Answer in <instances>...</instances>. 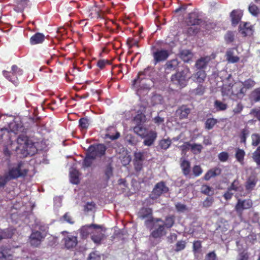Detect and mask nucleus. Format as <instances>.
<instances>
[{
  "mask_svg": "<svg viewBox=\"0 0 260 260\" xmlns=\"http://www.w3.org/2000/svg\"><path fill=\"white\" fill-rule=\"evenodd\" d=\"M11 137H12V136ZM15 143H13L11 140V138H9V141L5 146V153L9 154V150H14L13 148V145ZM15 145L17 146L15 147V150L16 151H20V152L24 157L28 155H32L37 151L34 143L24 135L19 136Z\"/></svg>",
  "mask_w": 260,
  "mask_h": 260,
  "instance_id": "obj_1",
  "label": "nucleus"
},
{
  "mask_svg": "<svg viewBox=\"0 0 260 260\" xmlns=\"http://www.w3.org/2000/svg\"><path fill=\"white\" fill-rule=\"evenodd\" d=\"M7 119L5 116L0 115V129L1 132L4 131V135L9 137L12 134L15 135L23 131V128L20 124L15 121L9 123Z\"/></svg>",
  "mask_w": 260,
  "mask_h": 260,
  "instance_id": "obj_2",
  "label": "nucleus"
},
{
  "mask_svg": "<svg viewBox=\"0 0 260 260\" xmlns=\"http://www.w3.org/2000/svg\"><path fill=\"white\" fill-rule=\"evenodd\" d=\"M223 95L229 96L233 100L242 99L246 93V89L242 88V84L239 82L235 83L231 88H223L222 91Z\"/></svg>",
  "mask_w": 260,
  "mask_h": 260,
  "instance_id": "obj_3",
  "label": "nucleus"
},
{
  "mask_svg": "<svg viewBox=\"0 0 260 260\" xmlns=\"http://www.w3.org/2000/svg\"><path fill=\"white\" fill-rule=\"evenodd\" d=\"M134 131L139 136L145 138L143 143L145 145L150 146L154 143L157 138V133L154 131H147L142 126H136L134 127Z\"/></svg>",
  "mask_w": 260,
  "mask_h": 260,
  "instance_id": "obj_4",
  "label": "nucleus"
},
{
  "mask_svg": "<svg viewBox=\"0 0 260 260\" xmlns=\"http://www.w3.org/2000/svg\"><path fill=\"white\" fill-rule=\"evenodd\" d=\"M27 164L20 162L10 167L6 173L8 178L11 179L25 176L28 172Z\"/></svg>",
  "mask_w": 260,
  "mask_h": 260,
  "instance_id": "obj_5",
  "label": "nucleus"
},
{
  "mask_svg": "<svg viewBox=\"0 0 260 260\" xmlns=\"http://www.w3.org/2000/svg\"><path fill=\"white\" fill-rule=\"evenodd\" d=\"M190 70L188 68L184 69L180 72H177L171 77L172 82L180 87H184L188 83L190 79Z\"/></svg>",
  "mask_w": 260,
  "mask_h": 260,
  "instance_id": "obj_6",
  "label": "nucleus"
},
{
  "mask_svg": "<svg viewBox=\"0 0 260 260\" xmlns=\"http://www.w3.org/2000/svg\"><path fill=\"white\" fill-rule=\"evenodd\" d=\"M154 228V230L151 233V236L155 238H159L166 235V232L164 226V221L160 218H155L152 223V228Z\"/></svg>",
  "mask_w": 260,
  "mask_h": 260,
  "instance_id": "obj_7",
  "label": "nucleus"
},
{
  "mask_svg": "<svg viewBox=\"0 0 260 260\" xmlns=\"http://www.w3.org/2000/svg\"><path fill=\"white\" fill-rule=\"evenodd\" d=\"M152 211L150 208H143L138 213L139 218L143 219L146 218L145 221V225L147 228L152 229V223L155 220L152 216Z\"/></svg>",
  "mask_w": 260,
  "mask_h": 260,
  "instance_id": "obj_8",
  "label": "nucleus"
},
{
  "mask_svg": "<svg viewBox=\"0 0 260 260\" xmlns=\"http://www.w3.org/2000/svg\"><path fill=\"white\" fill-rule=\"evenodd\" d=\"M4 76L14 84H17V76L22 74L23 71L16 65L12 66L11 72L3 71Z\"/></svg>",
  "mask_w": 260,
  "mask_h": 260,
  "instance_id": "obj_9",
  "label": "nucleus"
},
{
  "mask_svg": "<svg viewBox=\"0 0 260 260\" xmlns=\"http://www.w3.org/2000/svg\"><path fill=\"white\" fill-rule=\"evenodd\" d=\"M168 187L164 182L157 183L154 186L153 191L150 196V200H155L160 197L162 193L168 192Z\"/></svg>",
  "mask_w": 260,
  "mask_h": 260,
  "instance_id": "obj_10",
  "label": "nucleus"
},
{
  "mask_svg": "<svg viewBox=\"0 0 260 260\" xmlns=\"http://www.w3.org/2000/svg\"><path fill=\"white\" fill-rule=\"evenodd\" d=\"M252 206L253 202L250 199L244 200L238 199L235 209L238 214H241L244 210L249 209L251 208Z\"/></svg>",
  "mask_w": 260,
  "mask_h": 260,
  "instance_id": "obj_11",
  "label": "nucleus"
},
{
  "mask_svg": "<svg viewBox=\"0 0 260 260\" xmlns=\"http://www.w3.org/2000/svg\"><path fill=\"white\" fill-rule=\"evenodd\" d=\"M45 233L39 231L32 232L29 237V242L31 245L37 247L39 246L46 237Z\"/></svg>",
  "mask_w": 260,
  "mask_h": 260,
  "instance_id": "obj_12",
  "label": "nucleus"
},
{
  "mask_svg": "<svg viewBox=\"0 0 260 260\" xmlns=\"http://www.w3.org/2000/svg\"><path fill=\"white\" fill-rule=\"evenodd\" d=\"M105 151L106 147L103 144L91 145L88 149V152L92 157L95 158L96 157L101 156L104 154Z\"/></svg>",
  "mask_w": 260,
  "mask_h": 260,
  "instance_id": "obj_13",
  "label": "nucleus"
},
{
  "mask_svg": "<svg viewBox=\"0 0 260 260\" xmlns=\"http://www.w3.org/2000/svg\"><path fill=\"white\" fill-rule=\"evenodd\" d=\"M154 63L156 65L158 62L166 60L169 56V51L165 49H157L153 52Z\"/></svg>",
  "mask_w": 260,
  "mask_h": 260,
  "instance_id": "obj_14",
  "label": "nucleus"
},
{
  "mask_svg": "<svg viewBox=\"0 0 260 260\" xmlns=\"http://www.w3.org/2000/svg\"><path fill=\"white\" fill-rule=\"evenodd\" d=\"M64 246L68 249L74 248L78 243L77 236L68 234L63 239Z\"/></svg>",
  "mask_w": 260,
  "mask_h": 260,
  "instance_id": "obj_15",
  "label": "nucleus"
},
{
  "mask_svg": "<svg viewBox=\"0 0 260 260\" xmlns=\"http://www.w3.org/2000/svg\"><path fill=\"white\" fill-rule=\"evenodd\" d=\"M105 230L99 225L95 227L91 235L92 240L95 243H100L105 237Z\"/></svg>",
  "mask_w": 260,
  "mask_h": 260,
  "instance_id": "obj_16",
  "label": "nucleus"
},
{
  "mask_svg": "<svg viewBox=\"0 0 260 260\" xmlns=\"http://www.w3.org/2000/svg\"><path fill=\"white\" fill-rule=\"evenodd\" d=\"M240 32L244 36H251L253 34V29L249 23H241L239 26Z\"/></svg>",
  "mask_w": 260,
  "mask_h": 260,
  "instance_id": "obj_17",
  "label": "nucleus"
},
{
  "mask_svg": "<svg viewBox=\"0 0 260 260\" xmlns=\"http://www.w3.org/2000/svg\"><path fill=\"white\" fill-rule=\"evenodd\" d=\"M206 78V73L204 70H200L190 76V79L198 84L204 82Z\"/></svg>",
  "mask_w": 260,
  "mask_h": 260,
  "instance_id": "obj_18",
  "label": "nucleus"
},
{
  "mask_svg": "<svg viewBox=\"0 0 260 260\" xmlns=\"http://www.w3.org/2000/svg\"><path fill=\"white\" fill-rule=\"evenodd\" d=\"M182 147L187 149H190L192 152L196 154L200 153L203 149L202 145L195 143H186Z\"/></svg>",
  "mask_w": 260,
  "mask_h": 260,
  "instance_id": "obj_19",
  "label": "nucleus"
},
{
  "mask_svg": "<svg viewBox=\"0 0 260 260\" xmlns=\"http://www.w3.org/2000/svg\"><path fill=\"white\" fill-rule=\"evenodd\" d=\"M210 60L211 57L209 56L201 57L197 60L196 67L198 69H204L206 68Z\"/></svg>",
  "mask_w": 260,
  "mask_h": 260,
  "instance_id": "obj_20",
  "label": "nucleus"
},
{
  "mask_svg": "<svg viewBox=\"0 0 260 260\" xmlns=\"http://www.w3.org/2000/svg\"><path fill=\"white\" fill-rule=\"evenodd\" d=\"M98 226L96 224H91L90 225L83 226L80 229V233L84 238L86 237L89 234H93V232L95 227Z\"/></svg>",
  "mask_w": 260,
  "mask_h": 260,
  "instance_id": "obj_21",
  "label": "nucleus"
},
{
  "mask_svg": "<svg viewBox=\"0 0 260 260\" xmlns=\"http://www.w3.org/2000/svg\"><path fill=\"white\" fill-rule=\"evenodd\" d=\"M242 12L240 10H234L231 14L232 18V21L233 25H237L240 21L242 16Z\"/></svg>",
  "mask_w": 260,
  "mask_h": 260,
  "instance_id": "obj_22",
  "label": "nucleus"
},
{
  "mask_svg": "<svg viewBox=\"0 0 260 260\" xmlns=\"http://www.w3.org/2000/svg\"><path fill=\"white\" fill-rule=\"evenodd\" d=\"M70 175L72 183L77 184L79 182V172L75 168L72 167L70 169Z\"/></svg>",
  "mask_w": 260,
  "mask_h": 260,
  "instance_id": "obj_23",
  "label": "nucleus"
},
{
  "mask_svg": "<svg viewBox=\"0 0 260 260\" xmlns=\"http://www.w3.org/2000/svg\"><path fill=\"white\" fill-rule=\"evenodd\" d=\"M44 38L43 34L38 32L30 38V42L32 45L41 43L44 41Z\"/></svg>",
  "mask_w": 260,
  "mask_h": 260,
  "instance_id": "obj_24",
  "label": "nucleus"
},
{
  "mask_svg": "<svg viewBox=\"0 0 260 260\" xmlns=\"http://www.w3.org/2000/svg\"><path fill=\"white\" fill-rule=\"evenodd\" d=\"M190 109L185 106H182L176 111V114L180 118H186L190 113Z\"/></svg>",
  "mask_w": 260,
  "mask_h": 260,
  "instance_id": "obj_25",
  "label": "nucleus"
},
{
  "mask_svg": "<svg viewBox=\"0 0 260 260\" xmlns=\"http://www.w3.org/2000/svg\"><path fill=\"white\" fill-rule=\"evenodd\" d=\"M180 57L184 61L189 62L193 57V54L188 50H183L180 52Z\"/></svg>",
  "mask_w": 260,
  "mask_h": 260,
  "instance_id": "obj_26",
  "label": "nucleus"
},
{
  "mask_svg": "<svg viewBox=\"0 0 260 260\" xmlns=\"http://www.w3.org/2000/svg\"><path fill=\"white\" fill-rule=\"evenodd\" d=\"M178 64L179 62L177 59H172L166 63L165 69L168 71H174L177 68Z\"/></svg>",
  "mask_w": 260,
  "mask_h": 260,
  "instance_id": "obj_27",
  "label": "nucleus"
},
{
  "mask_svg": "<svg viewBox=\"0 0 260 260\" xmlns=\"http://www.w3.org/2000/svg\"><path fill=\"white\" fill-rule=\"evenodd\" d=\"M205 91V87L203 85L199 84L196 88L190 90V94L193 95H202Z\"/></svg>",
  "mask_w": 260,
  "mask_h": 260,
  "instance_id": "obj_28",
  "label": "nucleus"
},
{
  "mask_svg": "<svg viewBox=\"0 0 260 260\" xmlns=\"http://www.w3.org/2000/svg\"><path fill=\"white\" fill-rule=\"evenodd\" d=\"M1 260H13V256L10 250L5 249H0Z\"/></svg>",
  "mask_w": 260,
  "mask_h": 260,
  "instance_id": "obj_29",
  "label": "nucleus"
},
{
  "mask_svg": "<svg viewBox=\"0 0 260 260\" xmlns=\"http://www.w3.org/2000/svg\"><path fill=\"white\" fill-rule=\"evenodd\" d=\"M181 167L183 173L185 175H187L190 172V162L182 158L181 159Z\"/></svg>",
  "mask_w": 260,
  "mask_h": 260,
  "instance_id": "obj_30",
  "label": "nucleus"
},
{
  "mask_svg": "<svg viewBox=\"0 0 260 260\" xmlns=\"http://www.w3.org/2000/svg\"><path fill=\"white\" fill-rule=\"evenodd\" d=\"M257 179L254 176L250 177L247 180L246 184V189L248 190H252L255 186Z\"/></svg>",
  "mask_w": 260,
  "mask_h": 260,
  "instance_id": "obj_31",
  "label": "nucleus"
},
{
  "mask_svg": "<svg viewBox=\"0 0 260 260\" xmlns=\"http://www.w3.org/2000/svg\"><path fill=\"white\" fill-rule=\"evenodd\" d=\"M220 170L219 169H215L214 170H210L208 171L204 176V179L205 180H209L212 177H214L217 175H219Z\"/></svg>",
  "mask_w": 260,
  "mask_h": 260,
  "instance_id": "obj_32",
  "label": "nucleus"
},
{
  "mask_svg": "<svg viewBox=\"0 0 260 260\" xmlns=\"http://www.w3.org/2000/svg\"><path fill=\"white\" fill-rule=\"evenodd\" d=\"M226 60L231 63H235L239 60V58L237 56H235L233 51L229 50L226 53Z\"/></svg>",
  "mask_w": 260,
  "mask_h": 260,
  "instance_id": "obj_33",
  "label": "nucleus"
},
{
  "mask_svg": "<svg viewBox=\"0 0 260 260\" xmlns=\"http://www.w3.org/2000/svg\"><path fill=\"white\" fill-rule=\"evenodd\" d=\"M146 121V116L142 113L138 114L134 119V122L137 126H141V124Z\"/></svg>",
  "mask_w": 260,
  "mask_h": 260,
  "instance_id": "obj_34",
  "label": "nucleus"
},
{
  "mask_svg": "<svg viewBox=\"0 0 260 260\" xmlns=\"http://www.w3.org/2000/svg\"><path fill=\"white\" fill-rule=\"evenodd\" d=\"M242 84V88L246 89V91L247 89L252 88L255 84V82L254 80L251 79H248L245 80L244 82H240Z\"/></svg>",
  "mask_w": 260,
  "mask_h": 260,
  "instance_id": "obj_35",
  "label": "nucleus"
},
{
  "mask_svg": "<svg viewBox=\"0 0 260 260\" xmlns=\"http://www.w3.org/2000/svg\"><path fill=\"white\" fill-rule=\"evenodd\" d=\"M245 154V153L243 150L239 149V148L236 149V153H235L236 158L237 160L241 164H243Z\"/></svg>",
  "mask_w": 260,
  "mask_h": 260,
  "instance_id": "obj_36",
  "label": "nucleus"
},
{
  "mask_svg": "<svg viewBox=\"0 0 260 260\" xmlns=\"http://www.w3.org/2000/svg\"><path fill=\"white\" fill-rule=\"evenodd\" d=\"M13 234L12 231L9 229L0 230V240L3 239L10 238L12 237Z\"/></svg>",
  "mask_w": 260,
  "mask_h": 260,
  "instance_id": "obj_37",
  "label": "nucleus"
},
{
  "mask_svg": "<svg viewBox=\"0 0 260 260\" xmlns=\"http://www.w3.org/2000/svg\"><path fill=\"white\" fill-rule=\"evenodd\" d=\"M214 107L217 111H224L227 109L228 106L220 101L216 100L214 102Z\"/></svg>",
  "mask_w": 260,
  "mask_h": 260,
  "instance_id": "obj_38",
  "label": "nucleus"
},
{
  "mask_svg": "<svg viewBox=\"0 0 260 260\" xmlns=\"http://www.w3.org/2000/svg\"><path fill=\"white\" fill-rule=\"evenodd\" d=\"M201 192L206 195H212L214 193V190L212 187L207 185H203L201 188Z\"/></svg>",
  "mask_w": 260,
  "mask_h": 260,
  "instance_id": "obj_39",
  "label": "nucleus"
},
{
  "mask_svg": "<svg viewBox=\"0 0 260 260\" xmlns=\"http://www.w3.org/2000/svg\"><path fill=\"white\" fill-rule=\"evenodd\" d=\"M217 123V120L214 118H208L205 122V128L208 129H212Z\"/></svg>",
  "mask_w": 260,
  "mask_h": 260,
  "instance_id": "obj_40",
  "label": "nucleus"
},
{
  "mask_svg": "<svg viewBox=\"0 0 260 260\" xmlns=\"http://www.w3.org/2000/svg\"><path fill=\"white\" fill-rule=\"evenodd\" d=\"M174 223V218L173 216H169L166 218L164 226L167 228H171Z\"/></svg>",
  "mask_w": 260,
  "mask_h": 260,
  "instance_id": "obj_41",
  "label": "nucleus"
},
{
  "mask_svg": "<svg viewBox=\"0 0 260 260\" xmlns=\"http://www.w3.org/2000/svg\"><path fill=\"white\" fill-rule=\"evenodd\" d=\"M95 159L94 157H92L90 154L88 152L86 157L84 160L83 166L84 167H89L91 166L93 160Z\"/></svg>",
  "mask_w": 260,
  "mask_h": 260,
  "instance_id": "obj_42",
  "label": "nucleus"
},
{
  "mask_svg": "<svg viewBox=\"0 0 260 260\" xmlns=\"http://www.w3.org/2000/svg\"><path fill=\"white\" fill-rule=\"evenodd\" d=\"M79 124L81 128L86 129L89 125V120L86 118H82L79 120Z\"/></svg>",
  "mask_w": 260,
  "mask_h": 260,
  "instance_id": "obj_43",
  "label": "nucleus"
},
{
  "mask_svg": "<svg viewBox=\"0 0 260 260\" xmlns=\"http://www.w3.org/2000/svg\"><path fill=\"white\" fill-rule=\"evenodd\" d=\"M171 144V140L167 139H163L159 142V146L163 149L166 150L167 149Z\"/></svg>",
  "mask_w": 260,
  "mask_h": 260,
  "instance_id": "obj_44",
  "label": "nucleus"
},
{
  "mask_svg": "<svg viewBox=\"0 0 260 260\" xmlns=\"http://www.w3.org/2000/svg\"><path fill=\"white\" fill-rule=\"evenodd\" d=\"M253 159L258 165H260V146L253 153Z\"/></svg>",
  "mask_w": 260,
  "mask_h": 260,
  "instance_id": "obj_45",
  "label": "nucleus"
},
{
  "mask_svg": "<svg viewBox=\"0 0 260 260\" xmlns=\"http://www.w3.org/2000/svg\"><path fill=\"white\" fill-rule=\"evenodd\" d=\"M251 98L255 102L260 100V88L255 89L251 93Z\"/></svg>",
  "mask_w": 260,
  "mask_h": 260,
  "instance_id": "obj_46",
  "label": "nucleus"
},
{
  "mask_svg": "<svg viewBox=\"0 0 260 260\" xmlns=\"http://www.w3.org/2000/svg\"><path fill=\"white\" fill-rule=\"evenodd\" d=\"M249 12L253 16H257L259 13V9L256 6L251 4L248 8Z\"/></svg>",
  "mask_w": 260,
  "mask_h": 260,
  "instance_id": "obj_47",
  "label": "nucleus"
},
{
  "mask_svg": "<svg viewBox=\"0 0 260 260\" xmlns=\"http://www.w3.org/2000/svg\"><path fill=\"white\" fill-rule=\"evenodd\" d=\"M229 190H234V191H239L240 190V186L238 180H235L231 185L228 188Z\"/></svg>",
  "mask_w": 260,
  "mask_h": 260,
  "instance_id": "obj_48",
  "label": "nucleus"
},
{
  "mask_svg": "<svg viewBox=\"0 0 260 260\" xmlns=\"http://www.w3.org/2000/svg\"><path fill=\"white\" fill-rule=\"evenodd\" d=\"M251 139L252 145L256 146L260 143V136L258 134H253Z\"/></svg>",
  "mask_w": 260,
  "mask_h": 260,
  "instance_id": "obj_49",
  "label": "nucleus"
},
{
  "mask_svg": "<svg viewBox=\"0 0 260 260\" xmlns=\"http://www.w3.org/2000/svg\"><path fill=\"white\" fill-rule=\"evenodd\" d=\"M192 172L193 175L196 177H198L202 174L203 170L202 169L201 167L200 166L196 165L193 167L192 169Z\"/></svg>",
  "mask_w": 260,
  "mask_h": 260,
  "instance_id": "obj_50",
  "label": "nucleus"
},
{
  "mask_svg": "<svg viewBox=\"0 0 260 260\" xmlns=\"http://www.w3.org/2000/svg\"><path fill=\"white\" fill-rule=\"evenodd\" d=\"M214 202L213 198H207L203 203V206L205 208L211 207Z\"/></svg>",
  "mask_w": 260,
  "mask_h": 260,
  "instance_id": "obj_51",
  "label": "nucleus"
},
{
  "mask_svg": "<svg viewBox=\"0 0 260 260\" xmlns=\"http://www.w3.org/2000/svg\"><path fill=\"white\" fill-rule=\"evenodd\" d=\"M60 220H63L64 221L70 224H73L74 223V221L73 220L72 217L69 213H66L62 216V218L60 219Z\"/></svg>",
  "mask_w": 260,
  "mask_h": 260,
  "instance_id": "obj_52",
  "label": "nucleus"
},
{
  "mask_svg": "<svg viewBox=\"0 0 260 260\" xmlns=\"http://www.w3.org/2000/svg\"><path fill=\"white\" fill-rule=\"evenodd\" d=\"M9 180H10V179L8 178V175L6 173L4 176H0V187H4Z\"/></svg>",
  "mask_w": 260,
  "mask_h": 260,
  "instance_id": "obj_53",
  "label": "nucleus"
},
{
  "mask_svg": "<svg viewBox=\"0 0 260 260\" xmlns=\"http://www.w3.org/2000/svg\"><path fill=\"white\" fill-rule=\"evenodd\" d=\"M248 135V131L247 129H243L240 134V141L241 143H245L246 137Z\"/></svg>",
  "mask_w": 260,
  "mask_h": 260,
  "instance_id": "obj_54",
  "label": "nucleus"
},
{
  "mask_svg": "<svg viewBox=\"0 0 260 260\" xmlns=\"http://www.w3.org/2000/svg\"><path fill=\"white\" fill-rule=\"evenodd\" d=\"M152 101L154 102V105L161 104L162 97L160 95H155L152 97Z\"/></svg>",
  "mask_w": 260,
  "mask_h": 260,
  "instance_id": "obj_55",
  "label": "nucleus"
},
{
  "mask_svg": "<svg viewBox=\"0 0 260 260\" xmlns=\"http://www.w3.org/2000/svg\"><path fill=\"white\" fill-rule=\"evenodd\" d=\"M101 257L99 253H98L96 252H93L91 253L88 257L87 260H100Z\"/></svg>",
  "mask_w": 260,
  "mask_h": 260,
  "instance_id": "obj_56",
  "label": "nucleus"
},
{
  "mask_svg": "<svg viewBox=\"0 0 260 260\" xmlns=\"http://www.w3.org/2000/svg\"><path fill=\"white\" fill-rule=\"evenodd\" d=\"M144 153L141 151H137L135 153V161H143Z\"/></svg>",
  "mask_w": 260,
  "mask_h": 260,
  "instance_id": "obj_57",
  "label": "nucleus"
},
{
  "mask_svg": "<svg viewBox=\"0 0 260 260\" xmlns=\"http://www.w3.org/2000/svg\"><path fill=\"white\" fill-rule=\"evenodd\" d=\"M229 154L227 152H222L218 154V158L221 161L224 162L228 160Z\"/></svg>",
  "mask_w": 260,
  "mask_h": 260,
  "instance_id": "obj_58",
  "label": "nucleus"
},
{
  "mask_svg": "<svg viewBox=\"0 0 260 260\" xmlns=\"http://www.w3.org/2000/svg\"><path fill=\"white\" fill-rule=\"evenodd\" d=\"M243 106L241 103H238L235 107L233 109V112L235 114H237L240 113L242 110H243Z\"/></svg>",
  "mask_w": 260,
  "mask_h": 260,
  "instance_id": "obj_59",
  "label": "nucleus"
},
{
  "mask_svg": "<svg viewBox=\"0 0 260 260\" xmlns=\"http://www.w3.org/2000/svg\"><path fill=\"white\" fill-rule=\"evenodd\" d=\"M248 255L247 252L243 251L240 253L238 255V260H248Z\"/></svg>",
  "mask_w": 260,
  "mask_h": 260,
  "instance_id": "obj_60",
  "label": "nucleus"
},
{
  "mask_svg": "<svg viewBox=\"0 0 260 260\" xmlns=\"http://www.w3.org/2000/svg\"><path fill=\"white\" fill-rule=\"evenodd\" d=\"M185 247V242L184 241H179L176 244V250L180 251L183 250Z\"/></svg>",
  "mask_w": 260,
  "mask_h": 260,
  "instance_id": "obj_61",
  "label": "nucleus"
},
{
  "mask_svg": "<svg viewBox=\"0 0 260 260\" xmlns=\"http://www.w3.org/2000/svg\"><path fill=\"white\" fill-rule=\"evenodd\" d=\"M108 61L107 60L105 59H101L99 60L97 62V66L100 68V69H103L106 64L108 63Z\"/></svg>",
  "mask_w": 260,
  "mask_h": 260,
  "instance_id": "obj_62",
  "label": "nucleus"
},
{
  "mask_svg": "<svg viewBox=\"0 0 260 260\" xmlns=\"http://www.w3.org/2000/svg\"><path fill=\"white\" fill-rule=\"evenodd\" d=\"M216 255L214 252H211L209 253L206 258V260H216Z\"/></svg>",
  "mask_w": 260,
  "mask_h": 260,
  "instance_id": "obj_63",
  "label": "nucleus"
},
{
  "mask_svg": "<svg viewBox=\"0 0 260 260\" xmlns=\"http://www.w3.org/2000/svg\"><path fill=\"white\" fill-rule=\"evenodd\" d=\"M250 114H252L253 115L255 116L259 120H260V109H253L250 112Z\"/></svg>",
  "mask_w": 260,
  "mask_h": 260,
  "instance_id": "obj_64",
  "label": "nucleus"
}]
</instances>
